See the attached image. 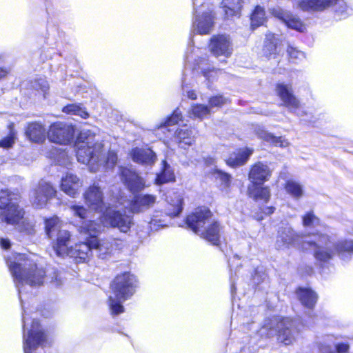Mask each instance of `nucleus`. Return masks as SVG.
<instances>
[{"instance_id": "obj_1", "label": "nucleus", "mask_w": 353, "mask_h": 353, "mask_svg": "<svg viewBox=\"0 0 353 353\" xmlns=\"http://www.w3.org/2000/svg\"><path fill=\"white\" fill-rule=\"evenodd\" d=\"M77 158L79 162L88 164L92 172L113 167L117 161V155L113 151L107 154L101 143L96 140L90 131H82L75 143Z\"/></svg>"}, {"instance_id": "obj_2", "label": "nucleus", "mask_w": 353, "mask_h": 353, "mask_svg": "<svg viewBox=\"0 0 353 353\" xmlns=\"http://www.w3.org/2000/svg\"><path fill=\"white\" fill-rule=\"evenodd\" d=\"M7 265L14 278L22 303L21 293L24 285L39 286L43 282L44 271L38 269L33 259L24 254H14L6 259Z\"/></svg>"}, {"instance_id": "obj_3", "label": "nucleus", "mask_w": 353, "mask_h": 353, "mask_svg": "<svg viewBox=\"0 0 353 353\" xmlns=\"http://www.w3.org/2000/svg\"><path fill=\"white\" fill-rule=\"evenodd\" d=\"M315 240L308 241V243L314 245V256L316 260L326 262L331 260L336 254L343 260L349 259V255L353 254V241L341 240L336 242L326 235L319 234L315 235Z\"/></svg>"}, {"instance_id": "obj_4", "label": "nucleus", "mask_w": 353, "mask_h": 353, "mask_svg": "<svg viewBox=\"0 0 353 353\" xmlns=\"http://www.w3.org/2000/svg\"><path fill=\"white\" fill-rule=\"evenodd\" d=\"M208 208L197 209L186 219L188 226L201 237L216 245L220 238L219 224Z\"/></svg>"}, {"instance_id": "obj_5", "label": "nucleus", "mask_w": 353, "mask_h": 353, "mask_svg": "<svg viewBox=\"0 0 353 353\" xmlns=\"http://www.w3.org/2000/svg\"><path fill=\"white\" fill-rule=\"evenodd\" d=\"M136 279L129 272L118 275L113 281L111 288L113 295L109 297V307L112 315L124 312L122 303L134 293Z\"/></svg>"}, {"instance_id": "obj_6", "label": "nucleus", "mask_w": 353, "mask_h": 353, "mask_svg": "<svg viewBox=\"0 0 353 353\" xmlns=\"http://www.w3.org/2000/svg\"><path fill=\"white\" fill-rule=\"evenodd\" d=\"M315 235H319V234H314L308 237L310 239H306V236L296 233L290 226L285 225L278 231L275 246L277 250H284L291 246H295L302 241L303 249L307 250L311 248L314 251V245L308 243V241L315 240Z\"/></svg>"}, {"instance_id": "obj_7", "label": "nucleus", "mask_w": 353, "mask_h": 353, "mask_svg": "<svg viewBox=\"0 0 353 353\" xmlns=\"http://www.w3.org/2000/svg\"><path fill=\"white\" fill-rule=\"evenodd\" d=\"M28 321L26 316L23 317L24 353H31V351L39 345H43L46 339V334L40 328L39 321L34 319L28 330L27 327Z\"/></svg>"}, {"instance_id": "obj_8", "label": "nucleus", "mask_w": 353, "mask_h": 353, "mask_svg": "<svg viewBox=\"0 0 353 353\" xmlns=\"http://www.w3.org/2000/svg\"><path fill=\"white\" fill-rule=\"evenodd\" d=\"M334 4L339 6L335 11L345 17L346 5L343 0H297L295 7L305 12H321Z\"/></svg>"}, {"instance_id": "obj_9", "label": "nucleus", "mask_w": 353, "mask_h": 353, "mask_svg": "<svg viewBox=\"0 0 353 353\" xmlns=\"http://www.w3.org/2000/svg\"><path fill=\"white\" fill-rule=\"evenodd\" d=\"M57 194L55 188L45 180H41L30 196V201L33 206L37 208L45 207L49 201L53 199Z\"/></svg>"}, {"instance_id": "obj_10", "label": "nucleus", "mask_w": 353, "mask_h": 353, "mask_svg": "<svg viewBox=\"0 0 353 353\" xmlns=\"http://www.w3.org/2000/svg\"><path fill=\"white\" fill-rule=\"evenodd\" d=\"M47 134L51 142L67 145L74 139V129L72 125L63 122H56L50 125Z\"/></svg>"}, {"instance_id": "obj_11", "label": "nucleus", "mask_w": 353, "mask_h": 353, "mask_svg": "<svg viewBox=\"0 0 353 353\" xmlns=\"http://www.w3.org/2000/svg\"><path fill=\"white\" fill-rule=\"evenodd\" d=\"M103 225H110L118 228L121 232H127L133 224L132 216L127 215L125 212L115 211L108 209L103 214Z\"/></svg>"}, {"instance_id": "obj_12", "label": "nucleus", "mask_w": 353, "mask_h": 353, "mask_svg": "<svg viewBox=\"0 0 353 353\" xmlns=\"http://www.w3.org/2000/svg\"><path fill=\"white\" fill-rule=\"evenodd\" d=\"M195 20L193 21L194 31L200 34H209L212 30L214 15L212 10L202 4L196 9Z\"/></svg>"}, {"instance_id": "obj_13", "label": "nucleus", "mask_w": 353, "mask_h": 353, "mask_svg": "<svg viewBox=\"0 0 353 353\" xmlns=\"http://www.w3.org/2000/svg\"><path fill=\"white\" fill-rule=\"evenodd\" d=\"M299 323L289 318L281 319L277 323L278 339L285 345H290L295 340L300 331Z\"/></svg>"}, {"instance_id": "obj_14", "label": "nucleus", "mask_w": 353, "mask_h": 353, "mask_svg": "<svg viewBox=\"0 0 353 353\" xmlns=\"http://www.w3.org/2000/svg\"><path fill=\"white\" fill-rule=\"evenodd\" d=\"M210 52L216 57L223 56L228 58L233 52V43L229 35L218 34L213 36L209 44Z\"/></svg>"}, {"instance_id": "obj_15", "label": "nucleus", "mask_w": 353, "mask_h": 353, "mask_svg": "<svg viewBox=\"0 0 353 353\" xmlns=\"http://www.w3.org/2000/svg\"><path fill=\"white\" fill-rule=\"evenodd\" d=\"M83 198L85 203L92 210L101 212L106 208L103 190L97 183H94L85 191Z\"/></svg>"}, {"instance_id": "obj_16", "label": "nucleus", "mask_w": 353, "mask_h": 353, "mask_svg": "<svg viewBox=\"0 0 353 353\" xmlns=\"http://www.w3.org/2000/svg\"><path fill=\"white\" fill-rule=\"evenodd\" d=\"M276 92L283 105L288 108L290 112H295L299 108V101L293 94L290 85L279 83L276 85Z\"/></svg>"}, {"instance_id": "obj_17", "label": "nucleus", "mask_w": 353, "mask_h": 353, "mask_svg": "<svg viewBox=\"0 0 353 353\" xmlns=\"http://www.w3.org/2000/svg\"><path fill=\"white\" fill-rule=\"evenodd\" d=\"M119 240L113 238H105L99 239L91 238L90 243L92 245V250L97 254L103 259L110 254L113 250L119 246Z\"/></svg>"}, {"instance_id": "obj_18", "label": "nucleus", "mask_w": 353, "mask_h": 353, "mask_svg": "<svg viewBox=\"0 0 353 353\" xmlns=\"http://www.w3.org/2000/svg\"><path fill=\"white\" fill-rule=\"evenodd\" d=\"M121 180L133 193L141 191L145 187L144 180L130 168H121Z\"/></svg>"}, {"instance_id": "obj_19", "label": "nucleus", "mask_w": 353, "mask_h": 353, "mask_svg": "<svg viewBox=\"0 0 353 353\" xmlns=\"http://www.w3.org/2000/svg\"><path fill=\"white\" fill-rule=\"evenodd\" d=\"M271 12L274 17L282 20L288 28L301 32H304L306 29L305 24L300 18L288 11L283 10L280 8H273Z\"/></svg>"}, {"instance_id": "obj_20", "label": "nucleus", "mask_w": 353, "mask_h": 353, "mask_svg": "<svg viewBox=\"0 0 353 353\" xmlns=\"http://www.w3.org/2000/svg\"><path fill=\"white\" fill-rule=\"evenodd\" d=\"M272 175V170L265 163L258 162L253 165L249 172V180L252 184L263 185L269 181Z\"/></svg>"}, {"instance_id": "obj_21", "label": "nucleus", "mask_w": 353, "mask_h": 353, "mask_svg": "<svg viewBox=\"0 0 353 353\" xmlns=\"http://www.w3.org/2000/svg\"><path fill=\"white\" fill-rule=\"evenodd\" d=\"M83 185V182L75 174L67 173L61 178V190L67 195L75 197L79 193V190Z\"/></svg>"}, {"instance_id": "obj_22", "label": "nucleus", "mask_w": 353, "mask_h": 353, "mask_svg": "<svg viewBox=\"0 0 353 353\" xmlns=\"http://www.w3.org/2000/svg\"><path fill=\"white\" fill-rule=\"evenodd\" d=\"M130 155L132 161L144 165H152L157 161L156 154L150 148H134Z\"/></svg>"}, {"instance_id": "obj_23", "label": "nucleus", "mask_w": 353, "mask_h": 353, "mask_svg": "<svg viewBox=\"0 0 353 353\" xmlns=\"http://www.w3.org/2000/svg\"><path fill=\"white\" fill-rule=\"evenodd\" d=\"M92 245L90 243V239L85 238V241L79 242L70 247L67 256L85 261L92 256Z\"/></svg>"}, {"instance_id": "obj_24", "label": "nucleus", "mask_w": 353, "mask_h": 353, "mask_svg": "<svg viewBox=\"0 0 353 353\" xmlns=\"http://www.w3.org/2000/svg\"><path fill=\"white\" fill-rule=\"evenodd\" d=\"M25 134L31 142L40 143L46 140V131L41 123L32 122L28 124Z\"/></svg>"}, {"instance_id": "obj_25", "label": "nucleus", "mask_w": 353, "mask_h": 353, "mask_svg": "<svg viewBox=\"0 0 353 353\" xmlns=\"http://www.w3.org/2000/svg\"><path fill=\"white\" fill-rule=\"evenodd\" d=\"M57 236L56 243L53 245V250L58 256H67L70 248L68 243L70 242L71 234L65 230H59L55 234Z\"/></svg>"}, {"instance_id": "obj_26", "label": "nucleus", "mask_w": 353, "mask_h": 353, "mask_svg": "<svg viewBox=\"0 0 353 353\" xmlns=\"http://www.w3.org/2000/svg\"><path fill=\"white\" fill-rule=\"evenodd\" d=\"M2 220L10 225H16L23 218L24 211L18 203H11L9 208L3 210L1 212Z\"/></svg>"}, {"instance_id": "obj_27", "label": "nucleus", "mask_w": 353, "mask_h": 353, "mask_svg": "<svg viewBox=\"0 0 353 353\" xmlns=\"http://www.w3.org/2000/svg\"><path fill=\"white\" fill-rule=\"evenodd\" d=\"M103 219L99 223L94 221H85L79 227V232L81 234L86 236L85 238L91 239V238H97L103 230Z\"/></svg>"}, {"instance_id": "obj_28", "label": "nucleus", "mask_w": 353, "mask_h": 353, "mask_svg": "<svg viewBox=\"0 0 353 353\" xmlns=\"http://www.w3.org/2000/svg\"><path fill=\"white\" fill-rule=\"evenodd\" d=\"M174 140L181 148H185L192 145L194 142V137L192 136V130L187 125L182 126L176 130L174 135Z\"/></svg>"}, {"instance_id": "obj_29", "label": "nucleus", "mask_w": 353, "mask_h": 353, "mask_svg": "<svg viewBox=\"0 0 353 353\" xmlns=\"http://www.w3.org/2000/svg\"><path fill=\"white\" fill-rule=\"evenodd\" d=\"M156 199V196L152 194L135 196L132 203V210L134 212H139L148 209L154 205Z\"/></svg>"}, {"instance_id": "obj_30", "label": "nucleus", "mask_w": 353, "mask_h": 353, "mask_svg": "<svg viewBox=\"0 0 353 353\" xmlns=\"http://www.w3.org/2000/svg\"><path fill=\"white\" fill-rule=\"evenodd\" d=\"M169 207L167 213L170 216H178L182 211L183 199L180 194L171 192L167 196Z\"/></svg>"}, {"instance_id": "obj_31", "label": "nucleus", "mask_w": 353, "mask_h": 353, "mask_svg": "<svg viewBox=\"0 0 353 353\" xmlns=\"http://www.w3.org/2000/svg\"><path fill=\"white\" fill-rule=\"evenodd\" d=\"M297 296L301 304L307 308L312 309L317 301V294L309 288H300L296 291Z\"/></svg>"}, {"instance_id": "obj_32", "label": "nucleus", "mask_w": 353, "mask_h": 353, "mask_svg": "<svg viewBox=\"0 0 353 353\" xmlns=\"http://www.w3.org/2000/svg\"><path fill=\"white\" fill-rule=\"evenodd\" d=\"M252 150L250 149H240L230 154L227 159V164L231 167H237L243 165L248 160Z\"/></svg>"}, {"instance_id": "obj_33", "label": "nucleus", "mask_w": 353, "mask_h": 353, "mask_svg": "<svg viewBox=\"0 0 353 353\" xmlns=\"http://www.w3.org/2000/svg\"><path fill=\"white\" fill-rule=\"evenodd\" d=\"M243 0H222L221 7L227 18L239 16Z\"/></svg>"}, {"instance_id": "obj_34", "label": "nucleus", "mask_w": 353, "mask_h": 353, "mask_svg": "<svg viewBox=\"0 0 353 353\" xmlns=\"http://www.w3.org/2000/svg\"><path fill=\"white\" fill-rule=\"evenodd\" d=\"M259 184H250L248 192L250 197L255 200L268 201L270 197V190L268 187H263Z\"/></svg>"}, {"instance_id": "obj_35", "label": "nucleus", "mask_w": 353, "mask_h": 353, "mask_svg": "<svg viewBox=\"0 0 353 353\" xmlns=\"http://www.w3.org/2000/svg\"><path fill=\"white\" fill-rule=\"evenodd\" d=\"M19 197L18 192H11L8 190H1L0 191V208L4 210L9 208L11 203H18Z\"/></svg>"}, {"instance_id": "obj_36", "label": "nucleus", "mask_w": 353, "mask_h": 353, "mask_svg": "<svg viewBox=\"0 0 353 353\" xmlns=\"http://www.w3.org/2000/svg\"><path fill=\"white\" fill-rule=\"evenodd\" d=\"M161 170L157 175L156 183L157 184H162L174 181V174L170 165L165 160L161 162Z\"/></svg>"}, {"instance_id": "obj_37", "label": "nucleus", "mask_w": 353, "mask_h": 353, "mask_svg": "<svg viewBox=\"0 0 353 353\" xmlns=\"http://www.w3.org/2000/svg\"><path fill=\"white\" fill-rule=\"evenodd\" d=\"M279 40L274 34L268 33L265 35L263 51L265 55L270 56L276 54Z\"/></svg>"}, {"instance_id": "obj_38", "label": "nucleus", "mask_w": 353, "mask_h": 353, "mask_svg": "<svg viewBox=\"0 0 353 353\" xmlns=\"http://www.w3.org/2000/svg\"><path fill=\"white\" fill-rule=\"evenodd\" d=\"M190 117L202 120L211 114V109L205 105L194 103L188 111Z\"/></svg>"}, {"instance_id": "obj_39", "label": "nucleus", "mask_w": 353, "mask_h": 353, "mask_svg": "<svg viewBox=\"0 0 353 353\" xmlns=\"http://www.w3.org/2000/svg\"><path fill=\"white\" fill-rule=\"evenodd\" d=\"M259 136L261 139L265 141L270 142L274 145H279L281 148H285L289 145V142L283 137H275L272 134L266 132L261 131L259 133Z\"/></svg>"}, {"instance_id": "obj_40", "label": "nucleus", "mask_w": 353, "mask_h": 353, "mask_svg": "<svg viewBox=\"0 0 353 353\" xmlns=\"http://www.w3.org/2000/svg\"><path fill=\"white\" fill-rule=\"evenodd\" d=\"M61 223L57 216L46 220V233L50 239H52L61 230Z\"/></svg>"}, {"instance_id": "obj_41", "label": "nucleus", "mask_w": 353, "mask_h": 353, "mask_svg": "<svg viewBox=\"0 0 353 353\" xmlns=\"http://www.w3.org/2000/svg\"><path fill=\"white\" fill-rule=\"evenodd\" d=\"M265 19L264 9L259 6H256L250 18L252 28H255L263 25Z\"/></svg>"}, {"instance_id": "obj_42", "label": "nucleus", "mask_w": 353, "mask_h": 353, "mask_svg": "<svg viewBox=\"0 0 353 353\" xmlns=\"http://www.w3.org/2000/svg\"><path fill=\"white\" fill-rule=\"evenodd\" d=\"M18 225V228L21 232H23L28 235L32 236L35 234L34 223L28 218H23Z\"/></svg>"}, {"instance_id": "obj_43", "label": "nucleus", "mask_w": 353, "mask_h": 353, "mask_svg": "<svg viewBox=\"0 0 353 353\" xmlns=\"http://www.w3.org/2000/svg\"><path fill=\"white\" fill-rule=\"evenodd\" d=\"M17 139V132L14 129L13 124L9 125V134L0 140V147L8 149L12 147Z\"/></svg>"}, {"instance_id": "obj_44", "label": "nucleus", "mask_w": 353, "mask_h": 353, "mask_svg": "<svg viewBox=\"0 0 353 353\" xmlns=\"http://www.w3.org/2000/svg\"><path fill=\"white\" fill-rule=\"evenodd\" d=\"M285 188L287 192L294 198L299 199L303 194L301 185L294 181H288L285 184Z\"/></svg>"}, {"instance_id": "obj_45", "label": "nucleus", "mask_w": 353, "mask_h": 353, "mask_svg": "<svg viewBox=\"0 0 353 353\" xmlns=\"http://www.w3.org/2000/svg\"><path fill=\"white\" fill-rule=\"evenodd\" d=\"M63 112L67 114L80 116L83 119H86L89 115L84 109L74 104L65 106L63 108Z\"/></svg>"}, {"instance_id": "obj_46", "label": "nucleus", "mask_w": 353, "mask_h": 353, "mask_svg": "<svg viewBox=\"0 0 353 353\" xmlns=\"http://www.w3.org/2000/svg\"><path fill=\"white\" fill-rule=\"evenodd\" d=\"M207 61L208 60L202 59L197 63V65L198 68L201 69L203 76L205 77L207 79L210 80V78L213 77L214 74H216V71L214 70V68H211L208 66Z\"/></svg>"}, {"instance_id": "obj_47", "label": "nucleus", "mask_w": 353, "mask_h": 353, "mask_svg": "<svg viewBox=\"0 0 353 353\" xmlns=\"http://www.w3.org/2000/svg\"><path fill=\"white\" fill-rule=\"evenodd\" d=\"M228 99L222 95L214 96L210 97L208 101L209 105H208L211 109V113L214 112V109L217 110L225 105Z\"/></svg>"}, {"instance_id": "obj_48", "label": "nucleus", "mask_w": 353, "mask_h": 353, "mask_svg": "<svg viewBox=\"0 0 353 353\" xmlns=\"http://www.w3.org/2000/svg\"><path fill=\"white\" fill-rule=\"evenodd\" d=\"M182 113L178 109L174 111L171 117H168L166 121L159 126V128H167L174 124H177L182 120Z\"/></svg>"}, {"instance_id": "obj_49", "label": "nucleus", "mask_w": 353, "mask_h": 353, "mask_svg": "<svg viewBox=\"0 0 353 353\" xmlns=\"http://www.w3.org/2000/svg\"><path fill=\"white\" fill-rule=\"evenodd\" d=\"M319 219L313 212H309L303 216V225L304 227H315L319 225Z\"/></svg>"}, {"instance_id": "obj_50", "label": "nucleus", "mask_w": 353, "mask_h": 353, "mask_svg": "<svg viewBox=\"0 0 353 353\" xmlns=\"http://www.w3.org/2000/svg\"><path fill=\"white\" fill-rule=\"evenodd\" d=\"M336 352L331 350L330 347H324L320 350V353H348L349 345L346 343H338L336 345Z\"/></svg>"}, {"instance_id": "obj_51", "label": "nucleus", "mask_w": 353, "mask_h": 353, "mask_svg": "<svg viewBox=\"0 0 353 353\" xmlns=\"http://www.w3.org/2000/svg\"><path fill=\"white\" fill-rule=\"evenodd\" d=\"M287 51L290 59L294 62L301 61L305 58V54L303 52L292 46H289Z\"/></svg>"}, {"instance_id": "obj_52", "label": "nucleus", "mask_w": 353, "mask_h": 353, "mask_svg": "<svg viewBox=\"0 0 353 353\" xmlns=\"http://www.w3.org/2000/svg\"><path fill=\"white\" fill-rule=\"evenodd\" d=\"M70 209L75 216L81 219H85L88 216V210L83 206L74 205L70 207Z\"/></svg>"}, {"instance_id": "obj_53", "label": "nucleus", "mask_w": 353, "mask_h": 353, "mask_svg": "<svg viewBox=\"0 0 353 353\" xmlns=\"http://www.w3.org/2000/svg\"><path fill=\"white\" fill-rule=\"evenodd\" d=\"M33 88L37 90H41L45 96L46 92L48 89V83L45 79L35 80L32 85Z\"/></svg>"}, {"instance_id": "obj_54", "label": "nucleus", "mask_w": 353, "mask_h": 353, "mask_svg": "<svg viewBox=\"0 0 353 353\" xmlns=\"http://www.w3.org/2000/svg\"><path fill=\"white\" fill-rule=\"evenodd\" d=\"M183 93H186L187 97L190 99L194 100L197 97V95L194 90H188L184 87V85H183Z\"/></svg>"}, {"instance_id": "obj_55", "label": "nucleus", "mask_w": 353, "mask_h": 353, "mask_svg": "<svg viewBox=\"0 0 353 353\" xmlns=\"http://www.w3.org/2000/svg\"><path fill=\"white\" fill-rule=\"evenodd\" d=\"M0 245L2 248L6 250L10 247V242L8 239H1Z\"/></svg>"}, {"instance_id": "obj_56", "label": "nucleus", "mask_w": 353, "mask_h": 353, "mask_svg": "<svg viewBox=\"0 0 353 353\" xmlns=\"http://www.w3.org/2000/svg\"><path fill=\"white\" fill-rule=\"evenodd\" d=\"M9 72V68L6 67H0V79L6 77Z\"/></svg>"}, {"instance_id": "obj_57", "label": "nucleus", "mask_w": 353, "mask_h": 353, "mask_svg": "<svg viewBox=\"0 0 353 353\" xmlns=\"http://www.w3.org/2000/svg\"><path fill=\"white\" fill-rule=\"evenodd\" d=\"M218 173L220 174V177L221 180L228 185L230 181V176L225 173H223L221 171H218Z\"/></svg>"}, {"instance_id": "obj_58", "label": "nucleus", "mask_w": 353, "mask_h": 353, "mask_svg": "<svg viewBox=\"0 0 353 353\" xmlns=\"http://www.w3.org/2000/svg\"><path fill=\"white\" fill-rule=\"evenodd\" d=\"M54 280L53 279V278L52 279L51 281L52 283H54L56 285H59L61 284V279L59 277V275L56 273H54Z\"/></svg>"}, {"instance_id": "obj_59", "label": "nucleus", "mask_w": 353, "mask_h": 353, "mask_svg": "<svg viewBox=\"0 0 353 353\" xmlns=\"http://www.w3.org/2000/svg\"><path fill=\"white\" fill-rule=\"evenodd\" d=\"M258 274H259V272H256L255 275L253 276L254 283H256V284H259L260 283V280L258 279V277H259Z\"/></svg>"}, {"instance_id": "obj_60", "label": "nucleus", "mask_w": 353, "mask_h": 353, "mask_svg": "<svg viewBox=\"0 0 353 353\" xmlns=\"http://www.w3.org/2000/svg\"><path fill=\"white\" fill-rule=\"evenodd\" d=\"M274 208L270 207L266 209V211L265 212V213L268 214H271L274 212Z\"/></svg>"}, {"instance_id": "obj_61", "label": "nucleus", "mask_w": 353, "mask_h": 353, "mask_svg": "<svg viewBox=\"0 0 353 353\" xmlns=\"http://www.w3.org/2000/svg\"><path fill=\"white\" fill-rule=\"evenodd\" d=\"M261 280H263L265 279V274L260 275Z\"/></svg>"}, {"instance_id": "obj_62", "label": "nucleus", "mask_w": 353, "mask_h": 353, "mask_svg": "<svg viewBox=\"0 0 353 353\" xmlns=\"http://www.w3.org/2000/svg\"><path fill=\"white\" fill-rule=\"evenodd\" d=\"M192 1H193V4H194V6H196V2L198 1V0H192Z\"/></svg>"}, {"instance_id": "obj_63", "label": "nucleus", "mask_w": 353, "mask_h": 353, "mask_svg": "<svg viewBox=\"0 0 353 353\" xmlns=\"http://www.w3.org/2000/svg\"><path fill=\"white\" fill-rule=\"evenodd\" d=\"M234 289V284L232 285V291H233Z\"/></svg>"}, {"instance_id": "obj_64", "label": "nucleus", "mask_w": 353, "mask_h": 353, "mask_svg": "<svg viewBox=\"0 0 353 353\" xmlns=\"http://www.w3.org/2000/svg\"><path fill=\"white\" fill-rule=\"evenodd\" d=\"M210 162H209V163H212V161H213V159H210Z\"/></svg>"}]
</instances>
